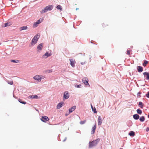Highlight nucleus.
<instances>
[{"mask_svg": "<svg viewBox=\"0 0 149 149\" xmlns=\"http://www.w3.org/2000/svg\"><path fill=\"white\" fill-rule=\"evenodd\" d=\"M100 141V139H97L91 142L90 141L89 143V147L91 148L94 146H96L98 144Z\"/></svg>", "mask_w": 149, "mask_h": 149, "instance_id": "1", "label": "nucleus"}, {"mask_svg": "<svg viewBox=\"0 0 149 149\" xmlns=\"http://www.w3.org/2000/svg\"><path fill=\"white\" fill-rule=\"evenodd\" d=\"M53 8V6L52 5H49L46 6L44 9L42 10L41 12V13H43L46 12L48 10H51Z\"/></svg>", "mask_w": 149, "mask_h": 149, "instance_id": "2", "label": "nucleus"}, {"mask_svg": "<svg viewBox=\"0 0 149 149\" xmlns=\"http://www.w3.org/2000/svg\"><path fill=\"white\" fill-rule=\"evenodd\" d=\"M39 36L38 34L36 35L32 39L31 43V46H33L37 42V41L39 38Z\"/></svg>", "mask_w": 149, "mask_h": 149, "instance_id": "3", "label": "nucleus"}, {"mask_svg": "<svg viewBox=\"0 0 149 149\" xmlns=\"http://www.w3.org/2000/svg\"><path fill=\"white\" fill-rule=\"evenodd\" d=\"M45 78L44 76L42 75H36L34 76L33 78V79L36 80L38 81L39 82H40L41 81V80L42 79H43Z\"/></svg>", "mask_w": 149, "mask_h": 149, "instance_id": "4", "label": "nucleus"}, {"mask_svg": "<svg viewBox=\"0 0 149 149\" xmlns=\"http://www.w3.org/2000/svg\"><path fill=\"white\" fill-rule=\"evenodd\" d=\"M69 97V94L68 91H65L64 93L63 96V100H64L65 99H68Z\"/></svg>", "mask_w": 149, "mask_h": 149, "instance_id": "5", "label": "nucleus"}, {"mask_svg": "<svg viewBox=\"0 0 149 149\" xmlns=\"http://www.w3.org/2000/svg\"><path fill=\"white\" fill-rule=\"evenodd\" d=\"M41 120L44 122H46L47 121L49 120V118L47 116H42L41 118Z\"/></svg>", "mask_w": 149, "mask_h": 149, "instance_id": "6", "label": "nucleus"}, {"mask_svg": "<svg viewBox=\"0 0 149 149\" xmlns=\"http://www.w3.org/2000/svg\"><path fill=\"white\" fill-rule=\"evenodd\" d=\"M43 47V44L41 43L38 45L37 47V51L38 52L40 51Z\"/></svg>", "mask_w": 149, "mask_h": 149, "instance_id": "7", "label": "nucleus"}, {"mask_svg": "<svg viewBox=\"0 0 149 149\" xmlns=\"http://www.w3.org/2000/svg\"><path fill=\"white\" fill-rule=\"evenodd\" d=\"M64 104L63 102H61L58 104L56 106V109H60Z\"/></svg>", "mask_w": 149, "mask_h": 149, "instance_id": "8", "label": "nucleus"}, {"mask_svg": "<svg viewBox=\"0 0 149 149\" xmlns=\"http://www.w3.org/2000/svg\"><path fill=\"white\" fill-rule=\"evenodd\" d=\"M51 55V53H49L48 52H46L43 56L42 57L44 58H47L48 57L50 56Z\"/></svg>", "mask_w": 149, "mask_h": 149, "instance_id": "9", "label": "nucleus"}, {"mask_svg": "<svg viewBox=\"0 0 149 149\" xmlns=\"http://www.w3.org/2000/svg\"><path fill=\"white\" fill-rule=\"evenodd\" d=\"M76 107L75 106H74L69 109V113H70L74 111Z\"/></svg>", "mask_w": 149, "mask_h": 149, "instance_id": "10", "label": "nucleus"}, {"mask_svg": "<svg viewBox=\"0 0 149 149\" xmlns=\"http://www.w3.org/2000/svg\"><path fill=\"white\" fill-rule=\"evenodd\" d=\"M82 82L85 85H87L88 84L89 86H90L89 84L88 83V79L86 78H84L82 79Z\"/></svg>", "mask_w": 149, "mask_h": 149, "instance_id": "11", "label": "nucleus"}, {"mask_svg": "<svg viewBox=\"0 0 149 149\" xmlns=\"http://www.w3.org/2000/svg\"><path fill=\"white\" fill-rule=\"evenodd\" d=\"M102 122V119L101 117L99 116L98 119V125H101Z\"/></svg>", "mask_w": 149, "mask_h": 149, "instance_id": "12", "label": "nucleus"}, {"mask_svg": "<svg viewBox=\"0 0 149 149\" xmlns=\"http://www.w3.org/2000/svg\"><path fill=\"white\" fill-rule=\"evenodd\" d=\"M70 64L72 67H74L75 66V60H73V59H70Z\"/></svg>", "mask_w": 149, "mask_h": 149, "instance_id": "13", "label": "nucleus"}, {"mask_svg": "<svg viewBox=\"0 0 149 149\" xmlns=\"http://www.w3.org/2000/svg\"><path fill=\"white\" fill-rule=\"evenodd\" d=\"M138 71L139 72H141L143 71V68L141 66H138L137 68Z\"/></svg>", "mask_w": 149, "mask_h": 149, "instance_id": "14", "label": "nucleus"}, {"mask_svg": "<svg viewBox=\"0 0 149 149\" xmlns=\"http://www.w3.org/2000/svg\"><path fill=\"white\" fill-rule=\"evenodd\" d=\"M143 75L144 76H146V79L148 80L149 79V73H148L147 72H144Z\"/></svg>", "mask_w": 149, "mask_h": 149, "instance_id": "15", "label": "nucleus"}, {"mask_svg": "<svg viewBox=\"0 0 149 149\" xmlns=\"http://www.w3.org/2000/svg\"><path fill=\"white\" fill-rule=\"evenodd\" d=\"M139 116L137 114H135L133 115V117L135 120L138 119L139 118Z\"/></svg>", "mask_w": 149, "mask_h": 149, "instance_id": "16", "label": "nucleus"}, {"mask_svg": "<svg viewBox=\"0 0 149 149\" xmlns=\"http://www.w3.org/2000/svg\"><path fill=\"white\" fill-rule=\"evenodd\" d=\"M27 29V27L26 26H22L20 28V31H22L24 30H26Z\"/></svg>", "mask_w": 149, "mask_h": 149, "instance_id": "17", "label": "nucleus"}, {"mask_svg": "<svg viewBox=\"0 0 149 149\" xmlns=\"http://www.w3.org/2000/svg\"><path fill=\"white\" fill-rule=\"evenodd\" d=\"M129 134L131 136H134L135 135V132L133 131H131Z\"/></svg>", "mask_w": 149, "mask_h": 149, "instance_id": "18", "label": "nucleus"}, {"mask_svg": "<svg viewBox=\"0 0 149 149\" xmlns=\"http://www.w3.org/2000/svg\"><path fill=\"white\" fill-rule=\"evenodd\" d=\"M56 8L58 10H59L60 11H61L62 10V6L60 5H58L56 7Z\"/></svg>", "mask_w": 149, "mask_h": 149, "instance_id": "19", "label": "nucleus"}, {"mask_svg": "<svg viewBox=\"0 0 149 149\" xmlns=\"http://www.w3.org/2000/svg\"><path fill=\"white\" fill-rule=\"evenodd\" d=\"M39 24L38 22H37V21L36 22L34 23L33 24V27H34V28L36 27L37 26L38 24Z\"/></svg>", "mask_w": 149, "mask_h": 149, "instance_id": "20", "label": "nucleus"}, {"mask_svg": "<svg viewBox=\"0 0 149 149\" xmlns=\"http://www.w3.org/2000/svg\"><path fill=\"white\" fill-rule=\"evenodd\" d=\"M96 128V125H94V126L92 128V132L93 134H94L95 133Z\"/></svg>", "mask_w": 149, "mask_h": 149, "instance_id": "21", "label": "nucleus"}, {"mask_svg": "<svg viewBox=\"0 0 149 149\" xmlns=\"http://www.w3.org/2000/svg\"><path fill=\"white\" fill-rule=\"evenodd\" d=\"M139 120L141 122H143V121H144L145 120L144 117L143 116L141 117L139 119Z\"/></svg>", "mask_w": 149, "mask_h": 149, "instance_id": "22", "label": "nucleus"}, {"mask_svg": "<svg viewBox=\"0 0 149 149\" xmlns=\"http://www.w3.org/2000/svg\"><path fill=\"white\" fill-rule=\"evenodd\" d=\"M148 61L146 60H145L144 61L143 63V66H145L146 65V64H148Z\"/></svg>", "mask_w": 149, "mask_h": 149, "instance_id": "23", "label": "nucleus"}, {"mask_svg": "<svg viewBox=\"0 0 149 149\" xmlns=\"http://www.w3.org/2000/svg\"><path fill=\"white\" fill-rule=\"evenodd\" d=\"M18 101L19 102L23 104H25L26 103V102H25L22 101V100L20 99H18Z\"/></svg>", "mask_w": 149, "mask_h": 149, "instance_id": "24", "label": "nucleus"}, {"mask_svg": "<svg viewBox=\"0 0 149 149\" xmlns=\"http://www.w3.org/2000/svg\"><path fill=\"white\" fill-rule=\"evenodd\" d=\"M137 112L138 113L140 114H141L142 113V111L139 109H138L137 110Z\"/></svg>", "mask_w": 149, "mask_h": 149, "instance_id": "25", "label": "nucleus"}, {"mask_svg": "<svg viewBox=\"0 0 149 149\" xmlns=\"http://www.w3.org/2000/svg\"><path fill=\"white\" fill-rule=\"evenodd\" d=\"M43 18H40L39 20H38L37 21V22H38L39 24L41 22H42L43 21Z\"/></svg>", "mask_w": 149, "mask_h": 149, "instance_id": "26", "label": "nucleus"}, {"mask_svg": "<svg viewBox=\"0 0 149 149\" xmlns=\"http://www.w3.org/2000/svg\"><path fill=\"white\" fill-rule=\"evenodd\" d=\"M31 98H32L37 99L38 98V97L37 95H32L31 96Z\"/></svg>", "mask_w": 149, "mask_h": 149, "instance_id": "27", "label": "nucleus"}, {"mask_svg": "<svg viewBox=\"0 0 149 149\" xmlns=\"http://www.w3.org/2000/svg\"><path fill=\"white\" fill-rule=\"evenodd\" d=\"M11 62L13 63H17L19 61L17 60H12L11 61Z\"/></svg>", "mask_w": 149, "mask_h": 149, "instance_id": "28", "label": "nucleus"}, {"mask_svg": "<svg viewBox=\"0 0 149 149\" xmlns=\"http://www.w3.org/2000/svg\"><path fill=\"white\" fill-rule=\"evenodd\" d=\"M139 105L140 106L141 108H142L143 107V103L141 102H139Z\"/></svg>", "mask_w": 149, "mask_h": 149, "instance_id": "29", "label": "nucleus"}, {"mask_svg": "<svg viewBox=\"0 0 149 149\" xmlns=\"http://www.w3.org/2000/svg\"><path fill=\"white\" fill-rule=\"evenodd\" d=\"M7 82L9 84H10V85H13V81H7Z\"/></svg>", "mask_w": 149, "mask_h": 149, "instance_id": "30", "label": "nucleus"}, {"mask_svg": "<svg viewBox=\"0 0 149 149\" xmlns=\"http://www.w3.org/2000/svg\"><path fill=\"white\" fill-rule=\"evenodd\" d=\"M108 25L106 23H103L102 24V26L103 28H105L106 27V26H108Z\"/></svg>", "mask_w": 149, "mask_h": 149, "instance_id": "31", "label": "nucleus"}, {"mask_svg": "<svg viewBox=\"0 0 149 149\" xmlns=\"http://www.w3.org/2000/svg\"><path fill=\"white\" fill-rule=\"evenodd\" d=\"M131 51V49L130 50H127V54L130 55V52Z\"/></svg>", "mask_w": 149, "mask_h": 149, "instance_id": "32", "label": "nucleus"}, {"mask_svg": "<svg viewBox=\"0 0 149 149\" xmlns=\"http://www.w3.org/2000/svg\"><path fill=\"white\" fill-rule=\"evenodd\" d=\"M86 120H85L84 121H80V123L81 125L84 124L85 123V122H86Z\"/></svg>", "mask_w": 149, "mask_h": 149, "instance_id": "33", "label": "nucleus"}, {"mask_svg": "<svg viewBox=\"0 0 149 149\" xmlns=\"http://www.w3.org/2000/svg\"><path fill=\"white\" fill-rule=\"evenodd\" d=\"M9 24V23H5L4 24V26L6 27L8 26H9L10 25Z\"/></svg>", "mask_w": 149, "mask_h": 149, "instance_id": "34", "label": "nucleus"}, {"mask_svg": "<svg viewBox=\"0 0 149 149\" xmlns=\"http://www.w3.org/2000/svg\"><path fill=\"white\" fill-rule=\"evenodd\" d=\"M93 111H94V113H97V111H96V109L95 107H94L92 109Z\"/></svg>", "mask_w": 149, "mask_h": 149, "instance_id": "35", "label": "nucleus"}, {"mask_svg": "<svg viewBox=\"0 0 149 149\" xmlns=\"http://www.w3.org/2000/svg\"><path fill=\"white\" fill-rule=\"evenodd\" d=\"M146 95L147 97L149 98V91L146 94Z\"/></svg>", "mask_w": 149, "mask_h": 149, "instance_id": "36", "label": "nucleus"}, {"mask_svg": "<svg viewBox=\"0 0 149 149\" xmlns=\"http://www.w3.org/2000/svg\"><path fill=\"white\" fill-rule=\"evenodd\" d=\"M81 86V85L80 84V85H77V86H75L76 87H77V88H80V86Z\"/></svg>", "mask_w": 149, "mask_h": 149, "instance_id": "37", "label": "nucleus"}, {"mask_svg": "<svg viewBox=\"0 0 149 149\" xmlns=\"http://www.w3.org/2000/svg\"><path fill=\"white\" fill-rule=\"evenodd\" d=\"M146 130L147 132L149 131V127L147 128L146 129Z\"/></svg>", "mask_w": 149, "mask_h": 149, "instance_id": "38", "label": "nucleus"}, {"mask_svg": "<svg viewBox=\"0 0 149 149\" xmlns=\"http://www.w3.org/2000/svg\"><path fill=\"white\" fill-rule=\"evenodd\" d=\"M52 72V70H49L48 72Z\"/></svg>", "mask_w": 149, "mask_h": 149, "instance_id": "39", "label": "nucleus"}, {"mask_svg": "<svg viewBox=\"0 0 149 149\" xmlns=\"http://www.w3.org/2000/svg\"><path fill=\"white\" fill-rule=\"evenodd\" d=\"M85 63V62H81V64L82 65H84V64Z\"/></svg>", "mask_w": 149, "mask_h": 149, "instance_id": "40", "label": "nucleus"}, {"mask_svg": "<svg viewBox=\"0 0 149 149\" xmlns=\"http://www.w3.org/2000/svg\"><path fill=\"white\" fill-rule=\"evenodd\" d=\"M91 108H92V109H93V107L92 105H91Z\"/></svg>", "mask_w": 149, "mask_h": 149, "instance_id": "41", "label": "nucleus"}, {"mask_svg": "<svg viewBox=\"0 0 149 149\" xmlns=\"http://www.w3.org/2000/svg\"><path fill=\"white\" fill-rule=\"evenodd\" d=\"M120 149H123L122 148H120Z\"/></svg>", "mask_w": 149, "mask_h": 149, "instance_id": "42", "label": "nucleus"}]
</instances>
